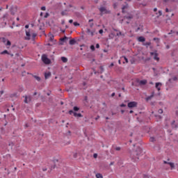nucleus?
Returning <instances> with one entry per match:
<instances>
[{"label":"nucleus","mask_w":178,"mask_h":178,"mask_svg":"<svg viewBox=\"0 0 178 178\" xmlns=\"http://www.w3.org/2000/svg\"><path fill=\"white\" fill-rule=\"evenodd\" d=\"M42 60L43 63H44L45 65H50L51 63V60H49V58H48V57H47V55L43 54L42 56Z\"/></svg>","instance_id":"f257e3e1"},{"label":"nucleus","mask_w":178,"mask_h":178,"mask_svg":"<svg viewBox=\"0 0 178 178\" xmlns=\"http://www.w3.org/2000/svg\"><path fill=\"white\" fill-rule=\"evenodd\" d=\"M99 10L101 12V14H100L101 16H102L103 14L108 15V14L111 13V11H110V10H108L106 9V8H105V7H100V8H99Z\"/></svg>","instance_id":"f03ea898"},{"label":"nucleus","mask_w":178,"mask_h":178,"mask_svg":"<svg viewBox=\"0 0 178 178\" xmlns=\"http://www.w3.org/2000/svg\"><path fill=\"white\" fill-rule=\"evenodd\" d=\"M136 83L138 84V86H145L147 84V80H140L136 79Z\"/></svg>","instance_id":"7ed1b4c3"},{"label":"nucleus","mask_w":178,"mask_h":178,"mask_svg":"<svg viewBox=\"0 0 178 178\" xmlns=\"http://www.w3.org/2000/svg\"><path fill=\"white\" fill-rule=\"evenodd\" d=\"M143 152V150L140 147H137L136 150L134 152V155H136V156H138V155H141V153Z\"/></svg>","instance_id":"20e7f679"},{"label":"nucleus","mask_w":178,"mask_h":178,"mask_svg":"<svg viewBox=\"0 0 178 178\" xmlns=\"http://www.w3.org/2000/svg\"><path fill=\"white\" fill-rule=\"evenodd\" d=\"M17 12V6H12L10 7V13L13 15H15V14Z\"/></svg>","instance_id":"39448f33"},{"label":"nucleus","mask_w":178,"mask_h":178,"mask_svg":"<svg viewBox=\"0 0 178 178\" xmlns=\"http://www.w3.org/2000/svg\"><path fill=\"white\" fill-rule=\"evenodd\" d=\"M137 106V102H131L128 103V108H136Z\"/></svg>","instance_id":"423d86ee"},{"label":"nucleus","mask_w":178,"mask_h":178,"mask_svg":"<svg viewBox=\"0 0 178 178\" xmlns=\"http://www.w3.org/2000/svg\"><path fill=\"white\" fill-rule=\"evenodd\" d=\"M24 98L25 99L24 100V102L25 104H29V102H31V99H32L31 96H25Z\"/></svg>","instance_id":"0eeeda50"},{"label":"nucleus","mask_w":178,"mask_h":178,"mask_svg":"<svg viewBox=\"0 0 178 178\" xmlns=\"http://www.w3.org/2000/svg\"><path fill=\"white\" fill-rule=\"evenodd\" d=\"M163 163H165L166 165H169L170 166L171 169H175V163H174L168 162L166 161H164Z\"/></svg>","instance_id":"6e6552de"},{"label":"nucleus","mask_w":178,"mask_h":178,"mask_svg":"<svg viewBox=\"0 0 178 178\" xmlns=\"http://www.w3.org/2000/svg\"><path fill=\"white\" fill-rule=\"evenodd\" d=\"M26 37H25V40H31V38H30L31 37V35L30 34V31H26Z\"/></svg>","instance_id":"1a4fd4ad"},{"label":"nucleus","mask_w":178,"mask_h":178,"mask_svg":"<svg viewBox=\"0 0 178 178\" xmlns=\"http://www.w3.org/2000/svg\"><path fill=\"white\" fill-rule=\"evenodd\" d=\"M86 33L88 35H91V37H93L94 33H95V31H91V30H90V29H87Z\"/></svg>","instance_id":"9d476101"},{"label":"nucleus","mask_w":178,"mask_h":178,"mask_svg":"<svg viewBox=\"0 0 178 178\" xmlns=\"http://www.w3.org/2000/svg\"><path fill=\"white\" fill-rule=\"evenodd\" d=\"M51 72H48V73L45 72L44 73V79H45V80L49 79L51 77Z\"/></svg>","instance_id":"9b49d317"},{"label":"nucleus","mask_w":178,"mask_h":178,"mask_svg":"<svg viewBox=\"0 0 178 178\" xmlns=\"http://www.w3.org/2000/svg\"><path fill=\"white\" fill-rule=\"evenodd\" d=\"M138 41H139V42H144L145 41V38H144L143 36H140L138 38Z\"/></svg>","instance_id":"f8f14e48"},{"label":"nucleus","mask_w":178,"mask_h":178,"mask_svg":"<svg viewBox=\"0 0 178 178\" xmlns=\"http://www.w3.org/2000/svg\"><path fill=\"white\" fill-rule=\"evenodd\" d=\"M74 116L75 118H83V115L81 113H74Z\"/></svg>","instance_id":"ddd939ff"},{"label":"nucleus","mask_w":178,"mask_h":178,"mask_svg":"<svg viewBox=\"0 0 178 178\" xmlns=\"http://www.w3.org/2000/svg\"><path fill=\"white\" fill-rule=\"evenodd\" d=\"M152 98H154V92H152V94L150 96H149L146 98V101H150V99H152Z\"/></svg>","instance_id":"4468645a"},{"label":"nucleus","mask_w":178,"mask_h":178,"mask_svg":"<svg viewBox=\"0 0 178 178\" xmlns=\"http://www.w3.org/2000/svg\"><path fill=\"white\" fill-rule=\"evenodd\" d=\"M134 17V16H133V15H130L129 16H124V19H131Z\"/></svg>","instance_id":"2eb2a0df"},{"label":"nucleus","mask_w":178,"mask_h":178,"mask_svg":"<svg viewBox=\"0 0 178 178\" xmlns=\"http://www.w3.org/2000/svg\"><path fill=\"white\" fill-rule=\"evenodd\" d=\"M53 162L54 163V166L51 167L53 169H55L56 168V162H59L58 159L53 160Z\"/></svg>","instance_id":"dca6fc26"},{"label":"nucleus","mask_w":178,"mask_h":178,"mask_svg":"<svg viewBox=\"0 0 178 178\" xmlns=\"http://www.w3.org/2000/svg\"><path fill=\"white\" fill-rule=\"evenodd\" d=\"M159 86H162V83H156V88L159 91L161 90V88H159Z\"/></svg>","instance_id":"f3484780"},{"label":"nucleus","mask_w":178,"mask_h":178,"mask_svg":"<svg viewBox=\"0 0 178 178\" xmlns=\"http://www.w3.org/2000/svg\"><path fill=\"white\" fill-rule=\"evenodd\" d=\"M74 44H76V40L72 39L70 40V45H74Z\"/></svg>","instance_id":"a211bd4d"},{"label":"nucleus","mask_w":178,"mask_h":178,"mask_svg":"<svg viewBox=\"0 0 178 178\" xmlns=\"http://www.w3.org/2000/svg\"><path fill=\"white\" fill-rule=\"evenodd\" d=\"M33 76L34 77V79H35V80H37V81H41V78L40 76L36 75H33Z\"/></svg>","instance_id":"6ab92c4d"},{"label":"nucleus","mask_w":178,"mask_h":178,"mask_svg":"<svg viewBox=\"0 0 178 178\" xmlns=\"http://www.w3.org/2000/svg\"><path fill=\"white\" fill-rule=\"evenodd\" d=\"M61 60L63 62V63H66L67 62V58L61 57Z\"/></svg>","instance_id":"aec40b11"},{"label":"nucleus","mask_w":178,"mask_h":178,"mask_svg":"<svg viewBox=\"0 0 178 178\" xmlns=\"http://www.w3.org/2000/svg\"><path fill=\"white\" fill-rule=\"evenodd\" d=\"M172 127H173L174 129L177 128V124H176V122L175 121H173L172 122Z\"/></svg>","instance_id":"412c9836"},{"label":"nucleus","mask_w":178,"mask_h":178,"mask_svg":"<svg viewBox=\"0 0 178 178\" xmlns=\"http://www.w3.org/2000/svg\"><path fill=\"white\" fill-rule=\"evenodd\" d=\"M154 59L155 60H159V57H158V54H155L154 55Z\"/></svg>","instance_id":"4be33fe9"},{"label":"nucleus","mask_w":178,"mask_h":178,"mask_svg":"<svg viewBox=\"0 0 178 178\" xmlns=\"http://www.w3.org/2000/svg\"><path fill=\"white\" fill-rule=\"evenodd\" d=\"M73 109H74V112H79V111H80V108H79L77 106H74Z\"/></svg>","instance_id":"5701e85b"},{"label":"nucleus","mask_w":178,"mask_h":178,"mask_svg":"<svg viewBox=\"0 0 178 178\" xmlns=\"http://www.w3.org/2000/svg\"><path fill=\"white\" fill-rule=\"evenodd\" d=\"M66 12H67V10H65L61 12L62 16H66V15H67V13H66Z\"/></svg>","instance_id":"b1692460"},{"label":"nucleus","mask_w":178,"mask_h":178,"mask_svg":"<svg viewBox=\"0 0 178 178\" xmlns=\"http://www.w3.org/2000/svg\"><path fill=\"white\" fill-rule=\"evenodd\" d=\"M1 54V55H5V54H7L8 55H9V52L8 51V50H4Z\"/></svg>","instance_id":"393cba45"},{"label":"nucleus","mask_w":178,"mask_h":178,"mask_svg":"<svg viewBox=\"0 0 178 178\" xmlns=\"http://www.w3.org/2000/svg\"><path fill=\"white\" fill-rule=\"evenodd\" d=\"M96 177L97 178H104V177H102V175L99 174V173H97L96 175Z\"/></svg>","instance_id":"a878e982"},{"label":"nucleus","mask_w":178,"mask_h":178,"mask_svg":"<svg viewBox=\"0 0 178 178\" xmlns=\"http://www.w3.org/2000/svg\"><path fill=\"white\" fill-rule=\"evenodd\" d=\"M0 40H2V42H3V44H5L6 42V41H8V40H6V38H0Z\"/></svg>","instance_id":"bb28decb"},{"label":"nucleus","mask_w":178,"mask_h":178,"mask_svg":"<svg viewBox=\"0 0 178 178\" xmlns=\"http://www.w3.org/2000/svg\"><path fill=\"white\" fill-rule=\"evenodd\" d=\"M75 16H76V17H81V14H80V13H75Z\"/></svg>","instance_id":"cd10ccee"},{"label":"nucleus","mask_w":178,"mask_h":178,"mask_svg":"<svg viewBox=\"0 0 178 178\" xmlns=\"http://www.w3.org/2000/svg\"><path fill=\"white\" fill-rule=\"evenodd\" d=\"M35 37H37V33H33L32 34V40H34Z\"/></svg>","instance_id":"c85d7f7f"},{"label":"nucleus","mask_w":178,"mask_h":178,"mask_svg":"<svg viewBox=\"0 0 178 178\" xmlns=\"http://www.w3.org/2000/svg\"><path fill=\"white\" fill-rule=\"evenodd\" d=\"M60 41L65 42V41H66V40H67V37L65 36L64 38H60Z\"/></svg>","instance_id":"c756f323"},{"label":"nucleus","mask_w":178,"mask_h":178,"mask_svg":"<svg viewBox=\"0 0 178 178\" xmlns=\"http://www.w3.org/2000/svg\"><path fill=\"white\" fill-rule=\"evenodd\" d=\"M172 80H173L174 81H176V80H177V77H174L173 79H169V81H170V83H172Z\"/></svg>","instance_id":"7c9ffc66"},{"label":"nucleus","mask_w":178,"mask_h":178,"mask_svg":"<svg viewBox=\"0 0 178 178\" xmlns=\"http://www.w3.org/2000/svg\"><path fill=\"white\" fill-rule=\"evenodd\" d=\"M90 49H91L92 51H95V47L94 45H91V46H90Z\"/></svg>","instance_id":"2f4dec72"},{"label":"nucleus","mask_w":178,"mask_h":178,"mask_svg":"<svg viewBox=\"0 0 178 178\" xmlns=\"http://www.w3.org/2000/svg\"><path fill=\"white\" fill-rule=\"evenodd\" d=\"M144 178H155V177H152V176H149V175H144Z\"/></svg>","instance_id":"473e14b6"},{"label":"nucleus","mask_w":178,"mask_h":178,"mask_svg":"<svg viewBox=\"0 0 178 178\" xmlns=\"http://www.w3.org/2000/svg\"><path fill=\"white\" fill-rule=\"evenodd\" d=\"M129 5L126 4L125 6H123L122 9H127Z\"/></svg>","instance_id":"72a5a7b5"},{"label":"nucleus","mask_w":178,"mask_h":178,"mask_svg":"<svg viewBox=\"0 0 178 178\" xmlns=\"http://www.w3.org/2000/svg\"><path fill=\"white\" fill-rule=\"evenodd\" d=\"M72 113H73V115H74L75 112L73 111V110H70V111H69V114H70V115H72Z\"/></svg>","instance_id":"f704fd0d"},{"label":"nucleus","mask_w":178,"mask_h":178,"mask_svg":"<svg viewBox=\"0 0 178 178\" xmlns=\"http://www.w3.org/2000/svg\"><path fill=\"white\" fill-rule=\"evenodd\" d=\"M40 98H41V99H42V101L44 102H45V97H44V96H40Z\"/></svg>","instance_id":"c9c22d12"},{"label":"nucleus","mask_w":178,"mask_h":178,"mask_svg":"<svg viewBox=\"0 0 178 178\" xmlns=\"http://www.w3.org/2000/svg\"><path fill=\"white\" fill-rule=\"evenodd\" d=\"M150 141H151L152 143H154V141H155V138L151 137V138H150Z\"/></svg>","instance_id":"e433bc0d"},{"label":"nucleus","mask_w":178,"mask_h":178,"mask_svg":"<svg viewBox=\"0 0 178 178\" xmlns=\"http://www.w3.org/2000/svg\"><path fill=\"white\" fill-rule=\"evenodd\" d=\"M50 41H54V35L50 36Z\"/></svg>","instance_id":"4c0bfd02"},{"label":"nucleus","mask_w":178,"mask_h":178,"mask_svg":"<svg viewBox=\"0 0 178 178\" xmlns=\"http://www.w3.org/2000/svg\"><path fill=\"white\" fill-rule=\"evenodd\" d=\"M74 26H80V24H79L77 22H74Z\"/></svg>","instance_id":"58836bf2"},{"label":"nucleus","mask_w":178,"mask_h":178,"mask_svg":"<svg viewBox=\"0 0 178 178\" xmlns=\"http://www.w3.org/2000/svg\"><path fill=\"white\" fill-rule=\"evenodd\" d=\"M49 16V13H47L44 15V18L47 19Z\"/></svg>","instance_id":"ea45409f"},{"label":"nucleus","mask_w":178,"mask_h":178,"mask_svg":"<svg viewBox=\"0 0 178 178\" xmlns=\"http://www.w3.org/2000/svg\"><path fill=\"white\" fill-rule=\"evenodd\" d=\"M98 157V154H93V158L97 159Z\"/></svg>","instance_id":"a19ab883"},{"label":"nucleus","mask_w":178,"mask_h":178,"mask_svg":"<svg viewBox=\"0 0 178 178\" xmlns=\"http://www.w3.org/2000/svg\"><path fill=\"white\" fill-rule=\"evenodd\" d=\"M124 59L126 63H129V60L127 59V58L124 57Z\"/></svg>","instance_id":"79ce46f5"},{"label":"nucleus","mask_w":178,"mask_h":178,"mask_svg":"<svg viewBox=\"0 0 178 178\" xmlns=\"http://www.w3.org/2000/svg\"><path fill=\"white\" fill-rule=\"evenodd\" d=\"M6 45H9V46L11 45L10 41L7 40V43Z\"/></svg>","instance_id":"37998d69"},{"label":"nucleus","mask_w":178,"mask_h":178,"mask_svg":"<svg viewBox=\"0 0 178 178\" xmlns=\"http://www.w3.org/2000/svg\"><path fill=\"white\" fill-rule=\"evenodd\" d=\"M120 149H121L120 147H115L116 151H120Z\"/></svg>","instance_id":"c03bdc74"},{"label":"nucleus","mask_w":178,"mask_h":178,"mask_svg":"<svg viewBox=\"0 0 178 178\" xmlns=\"http://www.w3.org/2000/svg\"><path fill=\"white\" fill-rule=\"evenodd\" d=\"M159 113H163V110L162 109H159Z\"/></svg>","instance_id":"a18cd8bd"},{"label":"nucleus","mask_w":178,"mask_h":178,"mask_svg":"<svg viewBox=\"0 0 178 178\" xmlns=\"http://www.w3.org/2000/svg\"><path fill=\"white\" fill-rule=\"evenodd\" d=\"M144 45H148V46H149V45H151V42H146V43L144 44Z\"/></svg>","instance_id":"49530a36"},{"label":"nucleus","mask_w":178,"mask_h":178,"mask_svg":"<svg viewBox=\"0 0 178 178\" xmlns=\"http://www.w3.org/2000/svg\"><path fill=\"white\" fill-rule=\"evenodd\" d=\"M73 157L74 158H77V153H74Z\"/></svg>","instance_id":"de8ad7c7"},{"label":"nucleus","mask_w":178,"mask_h":178,"mask_svg":"<svg viewBox=\"0 0 178 178\" xmlns=\"http://www.w3.org/2000/svg\"><path fill=\"white\" fill-rule=\"evenodd\" d=\"M8 16H9V15L6 14L3 16V19H5L6 17H8Z\"/></svg>","instance_id":"09e8293b"},{"label":"nucleus","mask_w":178,"mask_h":178,"mask_svg":"<svg viewBox=\"0 0 178 178\" xmlns=\"http://www.w3.org/2000/svg\"><path fill=\"white\" fill-rule=\"evenodd\" d=\"M99 34H102V33H104V30L100 29V30L99 31Z\"/></svg>","instance_id":"8fccbe9b"},{"label":"nucleus","mask_w":178,"mask_h":178,"mask_svg":"<svg viewBox=\"0 0 178 178\" xmlns=\"http://www.w3.org/2000/svg\"><path fill=\"white\" fill-rule=\"evenodd\" d=\"M41 10H46L45 6H42V7L41 8Z\"/></svg>","instance_id":"3c124183"},{"label":"nucleus","mask_w":178,"mask_h":178,"mask_svg":"<svg viewBox=\"0 0 178 178\" xmlns=\"http://www.w3.org/2000/svg\"><path fill=\"white\" fill-rule=\"evenodd\" d=\"M159 16H162V11L161 10L159 11Z\"/></svg>","instance_id":"603ef678"},{"label":"nucleus","mask_w":178,"mask_h":178,"mask_svg":"<svg viewBox=\"0 0 178 178\" xmlns=\"http://www.w3.org/2000/svg\"><path fill=\"white\" fill-rule=\"evenodd\" d=\"M100 70H102L101 73H102V72H104V67L101 66L100 67Z\"/></svg>","instance_id":"864d4df0"},{"label":"nucleus","mask_w":178,"mask_h":178,"mask_svg":"<svg viewBox=\"0 0 178 178\" xmlns=\"http://www.w3.org/2000/svg\"><path fill=\"white\" fill-rule=\"evenodd\" d=\"M154 41H157V42H158V41H159V39L157 38H154Z\"/></svg>","instance_id":"5fc2aeb1"},{"label":"nucleus","mask_w":178,"mask_h":178,"mask_svg":"<svg viewBox=\"0 0 178 178\" xmlns=\"http://www.w3.org/2000/svg\"><path fill=\"white\" fill-rule=\"evenodd\" d=\"M120 106H121V108H124V106H126V104H122L120 105Z\"/></svg>","instance_id":"6e6d98bb"},{"label":"nucleus","mask_w":178,"mask_h":178,"mask_svg":"<svg viewBox=\"0 0 178 178\" xmlns=\"http://www.w3.org/2000/svg\"><path fill=\"white\" fill-rule=\"evenodd\" d=\"M118 36H119V35H122V32H118V33H117V34H116Z\"/></svg>","instance_id":"4d7b16f0"},{"label":"nucleus","mask_w":178,"mask_h":178,"mask_svg":"<svg viewBox=\"0 0 178 178\" xmlns=\"http://www.w3.org/2000/svg\"><path fill=\"white\" fill-rule=\"evenodd\" d=\"M155 54H156V53L151 52V53H150V55H151L152 56H153L155 55Z\"/></svg>","instance_id":"13d9d810"},{"label":"nucleus","mask_w":178,"mask_h":178,"mask_svg":"<svg viewBox=\"0 0 178 178\" xmlns=\"http://www.w3.org/2000/svg\"><path fill=\"white\" fill-rule=\"evenodd\" d=\"M94 26V23H91V24H90V27H93Z\"/></svg>","instance_id":"bf43d9fd"},{"label":"nucleus","mask_w":178,"mask_h":178,"mask_svg":"<svg viewBox=\"0 0 178 178\" xmlns=\"http://www.w3.org/2000/svg\"><path fill=\"white\" fill-rule=\"evenodd\" d=\"M49 102H52V97H49Z\"/></svg>","instance_id":"052dcab7"},{"label":"nucleus","mask_w":178,"mask_h":178,"mask_svg":"<svg viewBox=\"0 0 178 178\" xmlns=\"http://www.w3.org/2000/svg\"><path fill=\"white\" fill-rule=\"evenodd\" d=\"M69 23H70V24L73 23V19H70Z\"/></svg>","instance_id":"680f3d73"},{"label":"nucleus","mask_w":178,"mask_h":178,"mask_svg":"<svg viewBox=\"0 0 178 178\" xmlns=\"http://www.w3.org/2000/svg\"><path fill=\"white\" fill-rule=\"evenodd\" d=\"M96 48H99V44H96Z\"/></svg>","instance_id":"e2e57ef3"},{"label":"nucleus","mask_w":178,"mask_h":178,"mask_svg":"<svg viewBox=\"0 0 178 178\" xmlns=\"http://www.w3.org/2000/svg\"><path fill=\"white\" fill-rule=\"evenodd\" d=\"M158 9L156 8H154V12H156Z\"/></svg>","instance_id":"0e129e2a"},{"label":"nucleus","mask_w":178,"mask_h":178,"mask_svg":"<svg viewBox=\"0 0 178 178\" xmlns=\"http://www.w3.org/2000/svg\"><path fill=\"white\" fill-rule=\"evenodd\" d=\"M175 115H176V116H178V111H177L175 112Z\"/></svg>","instance_id":"69168bd1"},{"label":"nucleus","mask_w":178,"mask_h":178,"mask_svg":"<svg viewBox=\"0 0 178 178\" xmlns=\"http://www.w3.org/2000/svg\"><path fill=\"white\" fill-rule=\"evenodd\" d=\"M115 95V92L111 94V97H114Z\"/></svg>","instance_id":"338daca9"},{"label":"nucleus","mask_w":178,"mask_h":178,"mask_svg":"<svg viewBox=\"0 0 178 178\" xmlns=\"http://www.w3.org/2000/svg\"><path fill=\"white\" fill-rule=\"evenodd\" d=\"M25 29H29V25H26Z\"/></svg>","instance_id":"774afa93"}]
</instances>
